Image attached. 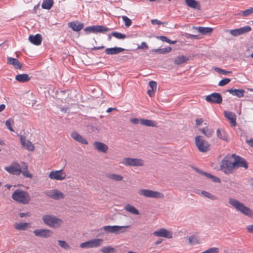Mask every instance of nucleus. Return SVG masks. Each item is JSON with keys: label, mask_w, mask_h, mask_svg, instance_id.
Segmentation results:
<instances>
[{"label": "nucleus", "mask_w": 253, "mask_h": 253, "mask_svg": "<svg viewBox=\"0 0 253 253\" xmlns=\"http://www.w3.org/2000/svg\"><path fill=\"white\" fill-rule=\"evenodd\" d=\"M11 198L13 200L18 203L26 205L31 201V196L29 193L22 189H16L12 194Z\"/></svg>", "instance_id": "1"}, {"label": "nucleus", "mask_w": 253, "mask_h": 253, "mask_svg": "<svg viewBox=\"0 0 253 253\" xmlns=\"http://www.w3.org/2000/svg\"><path fill=\"white\" fill-rule=\"evenodd\" d=\"M42 220L45 225L53 228H59L63 223V220L61 218L52 214H45L43 215Z\"/></svg>", "instance_id": "2"}, {"label": "nucleus", "mask_w": 253, "mask_h": 253, "mask_svg": "<svg viewBox=\"0 0 253 253\" xmlns=\"http://www.w3.org/2000/svg\"><path fill=\"white\" fill-rule=\"evenodd\" d=\"M229 203L234 207L237 211H240L245 215L253 218V211L249 208L245 206L239 201L233 199H229Z\"/></svg>", "instance_id": "3"}, {"label": "nucleus", "mask_w": 253, "mask_h": 253, "mask_svg": "<svg viewBox=\"0 0 253 253\" xmlns=\"http://www.w3.org/2000/svg\"><path fill=\"white\" fill-rule=\"evenodd\" d=\"M231 156H226L222 160V164L220 165V169L225 174H229L232 172L235 168L234 162H232Z\"/></svg>", "instance_id": "4"}, {"label": "nucleus", "mask_w": 253, "mask_h": 253, "mask_svg": "<svg viewBox=\"0 0 253 253\" xmlns=\"http://www.w3.org/2000/svg\"><path fill=\"white\" fill-rule=\"evenodd\" d=\"M130 226H104L101 228L99 230L103 229L106 234L113 233L115 234H118L120 233H123L126 232V228H129Z\"/></svg>", "instance_id": "5"}, {"label": "nucleus", "mask_w": 253, "mask_h": 253, "mask_svg": "<svg viewBox=\"0 0 253 253\" xmlns=\"http://www.w3.org/2000/svg\"><path fill=\"white\" fill-rule=\"evenodd\" d=\"M195 145L200 152L205 153L210 150V144L202 136L198 135L195 137Z\"/></svg>", "instance_id": "6"}, {"label": "nucleus", "mask_w": 253, "mask_h": 253, "mask_svg": "<svg viewBox=\"0 0 253 253\" xmlns=\"http://www.w3.org/2000/svg\"><path fill=\"white\" fill-rule=\"evenodd\" d=\"M140 195H143L145 197L154 198H163L164 194L158 191H155L149 189H140L138 192Z\"/></svg>", "instance_id": "7"}, {"label": "nucleus", "mask_w": 253, "mask_h": 253, "mask_svg": "<svg viewBox=\"0 0 253 253\" xmlns=\"http://www.w3.org/2000/svg\"><path fill=\"white\" fill-rule=\"evenodd\" d=\"M5 170L11 174L19 175L21 173V165L17 162H13L10 166L4 168Z\"/></svg>", "instance_id": "8"}, {"label": "nucleus", "mask_w": 253, "mask_h": 253, "mask_svg": "<svg viewBox=\"0 0 253 253\" xmlns=\"http://www.w3.org/2000/svg\"><path fill=\"white\" fill-rule=\"evenodd\" d=\"M123 164L126 166L142 167L144 165V161L141 159L125 158Z\"/></svg>", "instance_id": "9"}, {"label": "nucleus", "mask_w": 253, "mask_h": 253, "mask_svg": "<svg viewBox=\"0 0 253 253\" xmlns=\"http://www.w3.org/2000/svg\"><path fill=\"white\" fill-rule=\"evenodd\" d=\"M206 100L211 104H221L222 97L219 93L214 92L206 96Z\"/></svg>", "instance_id": "10"}, {"label": "nucleus", "mask_w": 253, "mask_h": 253, "mask_svg": "<svg viewBox=\"0 0 253 253\" xmlns=\"http://www.w3.org/2000/svg\"><path fill=\"white\" fill-rule=\"evenodd\" d=\"M84 31L94 33H104L105 32H108L110 31V29L109 28H107L102 25H94L92 26L86 27L85 28Z\"/></svg>", "instance_id": "11"}, {"label": "nucleus", "mask_w": 253, "mask_h": 253, "mask_svg": "<svg viewBox=\"0 0 253 253\" xmlns=\"http://www.w3.org/2000/svg\"><path fill=\"white\" fill-rule=\"evenodd\" d=\"M232 157L234 159L235 168L239 167H243L246 169L248 168V164L245 159L235 154L232 155Z\"/></svg>", "instance_id": "12"}, {"label": "nucleus", "mask_w": 253, "mask_h": 253, "mask_svg": "<svg viewBox=\"0 0 253 253\" xmlns=\"http://www.w3.org/2000/svg\"><path fill=\"white\" fill-rule=\"evenodd\" d=\"M33 233L36 236L43 238L51 237L53 234L51 230L44 228L36 229L33 231Z\"/></svg>", "instance_id": "13"}, {"label": "nucleus", "mask_w": 253, "mask_h": 253, "mask_svg": "<svg viewBox=\"0 0 253 253\" xmlns=\"http://www.w3.org/2000/svg\"><path fill=\"white\" fill-rule=\"evenodd\" d=\"M51 179L62 180L66 178V174L63 169L51 171L48 175Z\"/></svg>", "instance_id": "14"}, {"label": "nucleus", "mask_w": 253, "mask_h": 253, "mask_svg": "<svg viewBox=\"0 0 253 253\" xmlns=\"http://www.w3.org/2000/svg\"><path fill=\"white\" fill-rule=\"evenodd\" d=\"M191 168L193 169H194L197 172L199 173L200 174L204 175L208 178L211 179L212 182H216V183H220L221 180L219 178H218L214 175H213L211 174V173H208L207 172L203 171V170H201L200 169H199L196 167H195L194 166H191Z\"/></svg>", "instance_id": "15"}, {"label": "nucleus", "mask_w": 253, "mask_h": 253, "mask_svg": "<svg viewBox=\"0 0 253 253\" xmlns=\"http://www.w3.org/2000/svg\"><path fill=\"white\" fill-rule=\"evenodd\" d=\"M153 235L157 237H161L168 239L172 238V234L168 230L165 228H161L160 229L155 231Z\"/></svg>", "instance_id": "16"}, {"label": "nucleus", "mask_w": 253, "mask_h": 253, "mask_svg": "<svg viewBox=\"0 0 253 253\" xmlns=\"http://www.w3.org/2000/svg\"><path fill=\"white\" fill-rule=\"evenodd\" d=\"M20 141L23 147L25 148L26 150L29 151H33L35 149V147L32 143L26 139V137L21 135Z\"/></svg>", "instance_id": "17"}, {"label": "nucleus", "mask_w": 253, "mask_h": 253, "mask_svg": "<svg viewBox=\"0 0 253 253\" xmlns=\"http://www.w3.org/2000/svg\"><path fill=\"white\" fill-rule=\"evenodd\" d=\"M93 145L95 149L97 150L99 152L104 153H106L109 148L107 145L99 141L94 142Z\"/></svg>", "instance_id": "18"}, {"label": "nucleus", "mask_w": 253, "mask_h": 253, "mask_svg": "<svg viewBox=\"0 0 253 253\" xmlns=\"http://www.w3.org/2000/svg\"><path fill=\"white\" fill-rule=\"evenodd\" d=\"M71 137L78 142L84 145L88 144L87 140L76 131H73L71 134Z\"/></svg>", "instance_id": "19"}, {"label": "nucleus", "mask_w": 253, "mask_h": 253, "mask_svg": "<svg viewBox=\"0 0 253 253\" xmlns=\"http://www.w3.org/2000/svg\"><path fill=\"white\" fill-rule=\"evenodd\" d=\"M224 114L225 118L230 121L231 125L233 126H236V116L235 113L232 112H229L227 111H224Z\"/></svg>", "instance_id": "20"}, {"label": "nucleus", "mask_w": 253, "mask_h": 253, "mask_svg": "<svg viewBox=\"0 0 253 253\" xmlns=\"http://www.w3.org/2000/svg\"><path fill=\"white\" fill-rule=\"evenodd\" d=\"M29 41L33 44L39 45L41 44L42 41V37L39 34L35 35H30L29 37Z\"/></svg>", "instance_id": "21"}, {"label": "nucleus", "mask_w": 253, "mask_h": 253, "mask_svg": "<svg viewBox=\"0 0 253 253\" xmlns=\"http://www.w3.org/2000/svg\"><path fill=\"white\" fill-rule=\"evenodd\" d=\"M7 64L13 65L16 69H20L22 67V64L17 59L12 57L7 58Z\"/></svg>", "instance_id": "22"}, {"label": "nucleus", "mask_w": 253, "mask_h": 253, "mask_svg": "<svg viewBox=\"0 0 253 253\" xmlns=\"http://www.w3.org/2000/svg\"><path fill=\"white\" fill-rule=\"evenodd\" d=\"M125 49L122 47H114L107 48L105 49V53L107 55L117 54L120 52L124 51Z\"/></svg>", "instance_id": "23"}, {"label": "nucleus", "mask_w": 253, "mask_h": 253, "mask_svg": "<svg viewBox=\"0 0 253 253\" xmlns=\"http://www.w3.org/2000/svg\"><path fill=\"white\" fill-rule=\"evenodd\" d=\"M21 173L25 177L32 178L33 176V174L28 170V166L25 162L21 163Z\"/></svg>", "instance_id": "24"}, {"label": "nucleus", "mask_w": 253, "mask_h": 253, "mask_svg": "<svg viewBox=\"0 0 253 253\" xmlns=\"http://www.w3.org/2000/svg\"><path fill=\"white\" fill-rule=\"evenodd\" d=\"M227 91L239 98L243 97L245 92V90L243 89H235L233 88L228 89Z\"/></svg>", "instance_id": "25"}, {"label": "nucleus", "mask_w": 253, "mask_h": 253, "mask_svg": "<svg viewBox=\"0 0 253 253\" xmlns=\"http://www.w3.org/2000/svg\"><path fill=\"white\" fill-rule=\"evenodd\" d=\"M68 25L73 31L78 32L83 28L84 25L83 23H78L77 22H71L69 23Z\"/></svg>", "instance_id": "26"}, {"label": "nucleus", "mask_w": 253, "mask_h": 253, "mask_svg": "<svg viewBox=\"0 0 253 253\" xmlns=\"http://www.w3.org/2000/svg\"><path fill=\"white\" fill-rule=\"evenodd\" d=\"M186 4L190 7L194 9H200V4L195 0H184Z\"/></svg>", "instance_id": "27"}, {"label": "nucleus", "mask_w": 253, "mask_h": 253, "mask_svg": "<svg viewBox=\"0 0 253 253\" xmlns=\"http://www.w3.org/2000/svg\"><path fill=\"white\" fill-rule=\"evenodd\" d=\"M189 59V57L186 56H178L174 59L173 62L174 64L179 65L187 62Z\"/></svg>", "instance_id": "28"}, {"label": "nucleus", "mask_w": 253, "mask_h": 253, "mask_svg": "<svg viewBox=\"0 0 253 253\" xmlns=\"http://www.w3.org/2000/svg\"><path fill=\"white\" fill-rule=\"evenodd\" d=\"M15 79L19 82L24 83L30 81V77H29V75L26 74H18L16 76Z\"/></svg>", "instance_id": "29"}, {"label": "nucleus", "mask_w": 253, "mask_h": 253, "mask_svg": "<svg viewBox=\"0 0 253 253\" xmlns=\"http://www.w3.org/2000/svg\"><path fill=\"white\" fill-rule=\"evenodd\" d=\"M193 28L197 29L200 33L203 35H208L210 34L213 31V29L210 27H194Z\"/></svg>", "instance_id": "30"}, {"label": "nucleus", "mask_w": 253, "mask_h": 253, "mask_svg": "<svg viewBox=\"0 0 253 253\" xmlns=\"http://www.w3.org/2000/svg\"><path fill=\"white\" fill-rule=\"evenodd\" d=\"M140 123L143 126H152L155 127L156 123L152 120L141 119H140Z\"/></svg>", "instance_id": "31"}, {"label": "nucleus", "mask_w": 253, "mask_h": 253, "mask_svg": "<svg viewBox=\"0 0 253 253\" xmlns=\"http://www.w3.org/2000/svg\"><path fill=\"white\" fill-rule=\"evenodd\" d=\"M171 50V48L170 47H167L164 48L153 49L151 50L150 52H155L158 54H166L169 52Z\"/></svg>", "instance_id": "32"}, {"label": "nucleus", "mask_w": 253, "mask_h": 253, "mask_svg": "<svg viewBox=\"0 0 253 253\" xmlns=\"http://www.w3.org/2000/svg\"><path fill=\"white\" fill-rule=\"evenodd\" d=\"M91 248H96L101 246L103 242L102 239H94L89 240Z\"/></svg>", "instance_id": "33"}, {"label": "nucleus", "mask_w": 253, "mask_h": 253, "mask_svg": "<svg viewBox=\"0 0 253 253\" xmlns=\"http://www.w3.org/2000/svg\"><path fill=\"white\" fill-rule=\"evenodd\" d=\"M125 209L127 211H128L133 214L138 215L139 214L138 210L130 204H126L125 206Z\"/></svg>", "instance_id": "34"}, {"label": "nucleus", "mask_w": 253, "mask_h": 253, "mask_svg": "<svg viewBox=\"0 0 253 253\" xmlns=\"http://www.w3.org/2000/svg\"><path fill=\"white\" fill-rule=\"evenodd\" d=\"M106 177L114 180L117 181H120L122 180L123 176L121 175L115 174V173H106Z\"/></svg>", "instance_id": "35"}, {"label": "nucleus", "mask_w": 253, "mask_h": 253, "mask_svg": "<svg viewBox=\"0 0 253 253\" xmlns=\"http://www.w3.org/2000/svg\"><path fill=\"white\" fill-rule=\"evenodd\" d=\"M53 5V0H43L42 4L43 9H50Z\"/></svg>", "instance_id": "36"}, {"label": "nucleus", "mask_w": 253, "mask_h": 253, "mask_svg": "<svg viewBox=\"0 0 253 253\" xmlns=\"http://www.w3.org/2000/svg\"><path fill=\"white\" fill-rule=\"evenodd\" d=\"M199 131L209 138L211 137L213 133V130L212 129H209L207 127L200 128Z\"/></svg>", "instance_id": "37"}, {"label": "nucleus", "mask_w": 253, "mask_h": 253, "mask_svg": "<svg viewBox=\"0 0 253 253\" xmlns=\"http://www.w3.org/2000/svg\"><path fill=\"white\" fill-rule=\"evenodd\" d=\"M64 197L65 196L62 192L56 189H54V192L52 199L58 200L64 198Z\"/></svg>", "instance_id": "38"}, {"label": "nucleus", "mask_w": 253, "mask_h": 253, "mask_svg": "<svg viewBox=\"0 0 253 253\" xmlns=\"http://www.w3.org/2000/svg\"><path fill=\"white\" fill-rule=\"evenodd\" d=\"M28 225V223H16L14 225V228L18 230H25Z\"/></svg>", "instance_id": "39"}, {"label": "nucleus", "mask_w": 253, "mask_h": 253, "mask_svg": "<svg viewBox=\"0 0 253 253\" xmlns=\"http://www.w3.org/2000/svg\"><path fill=\"white\" fill-rule=\"evenodd\" d=\"M186 239L188 240L189 244L190 245L199 244L200 243L199 238L194 235L186 237Z\"/></svg>", "instance_id": "40"}, {"label": "nucleus", "mask_w": 253, "mask_h": 253, "mask_svg": "<svg viewBox=\"0 0 253 253\" xmlns=\"http://www.w3.org/2000/svg\"><path fill=\"white\" fill-rule=\"evenodd\" d=\"M252 28L249 26H246L243 27L238 29L239 35L244 34L246 33L249 32L251 31Z\"/></svg>", "instance_id": "41"}, {"label": "nucleus", "mask_w": 253, "mask_h": 253, "mask_svg": "<svg viewBox=\"0 0 253 253\" xmlns=\"http://www.w3.org/2000/svg\"><path fill=\"white\" fill-rule=\"evenodd\" d=\"M100 251L103 253H112L116 252L115 248L111 246H106L102 248Z\"/></svg>", "instance_id": "42"}, {"label": "nucleus", "mask_w": 253, "mask_h": 253, "mask_svg": "<svg viewBox=\"0 0 253 253\" xmlns=\"http://www.w3.org/2000/svg\"><path fill=\"white\" fill-rule=\"evenodd\" d=\"M201 194L204 196L207 197L212 200H216L217 199V198L215 196L212 195L211 193L207 191H202Z\"/></svg>", "instance_id": "43"}, {"label": "nucleus", "mask_w": 253, "mask_h": 253, "mask_svg": "<svg viewBox=\"0 0 253 253\" xmlns=\"http://www.w3.org/2000/svg\"><path fill=\"white\" fill-rule=\"evenodd\" d=\"M217 135L220 139H222L226 142L228 141V138L225 135V132L221 131L220 129H218L217 130Z\"/></svg>", "instance_id": "44"}, {"label": "nucleus", "mask_w": 253, "mask_h": 253, "mask_svg": "<svg viewBox=\"0 0 253 253\" xmlns=\"http://www.w3.org/2000/svg\"><path fill=\"white\" fill-rule=\"evenodd\" d=\"M111 35L118 39H124L126 37V35L117 32H112Z\"/></svg>", "instance_id": "45"}, {"label": "nucleus", "mask_w": 253, "mask_h": 253, "mask_svg": "<svg viewBox=\"0 0 253 253\" xmlns=\"http://www.w3.org/2000/svg\"><path fill=\"white\" fill-rule=\"evenodd\" d=\"M58 243L59 245L63 249L67 250L70 248L69 245L66 241H62V240H58Z\"/></svg>", "instance_id": "46"}, {"label": "nucleus", "mask_w": 253, "mask_h": 253, "mask_svg": "<svg viewBox=\"0 0 253 253\" xmlns=\"http://www.w3.org/2000/svg\"><path fill=\"white\" fill-rule=\"evenodd\" d=\"M157 38L159 39L160 40H161V41H162L163 42H166L170 43V44H174L176 42V41H172L170 40L167 37H165L164 36L157 37Z\"/></svg>", "instance_id": "47"}, {"label": "nucleus", "mask_w": 253, "mask_h": 253, "mask_svg": "<svg viewBox=\"0 0 253 253\" xmlns=\"http://www.w3.org/2000/svg\"><path fill=\"white\" fill-rule=\"evenodd\" d=\"M122 19H123V20L125 22V26L126 27H128L131 25V24H132L131 20L129 18H128L127 16H123Z\"/></svg>", "instance_id": "48"}, {"label": "nucleus", "mask_w": 253, "mask_h": 253, "mask_svg": "<svg viewBox=\"0 0 253 253\" xmlns=\"http://www.w3.org/2000/svg\"><path fill=\"white\" fill-rule=\"evenodd\" d=\"M241 13L244 16H248L253 13V7H251L249 9L242 11Z\"/></svg>", "instance_id": "49"}, {"label": "nucleus", "mask_w": 253, "mask_h": 253, "mask_svg": "<svg viewBox=\"0 0 253 253\" xmlns=\"http://www.w3.org/2000/svg\"><path fill=\"white\" fill-rule=\"evenodd\" d=\"M230 81L231 80L229 78H225L222 79L218 83V85L220 86H224L228 84L230 82Z\"/></svg>", "instance_id": "50"}, {"label": "nucleus", "mask_w": 253, "mask_h": 253, "mask_svg": "<svg viewBox=\"0 0 253 253\" xmlns=\"http://www.w3.org/2000/svg\"><path fill=\"white\" fill-rule=\"evenodd\" d=\"M149 85L152 88V91L154 92L157 89V83L155 81H151L149 82Z\"/></svg>", "instance_id": "51"}, {"label": "nucleus", "mask_w": 253, "mask_h": 253, "mask_svg": "<svg viewBox=\"0 0 253 253\" xmlns=\"http://www.w3.org/2000/svg\"><path fill=\"white\" fill-rule=\"evenodd\" d=\"M54 189L51 190L45 191L43 192V193L45 195L47 196V197L52 199L53 195H54Z\"/></svg>", "instance_id": "52"}, {"label": "nucleus", "mask_w": 253, "mask_h": 253, "mask_svg": "<svg viewBox=\"0 0 253 253\" xmlns=\"http://www.w3.org/2000/svg\"><path fill=\"white\" fill-rule=\"evenodd\" d=\"M11 123H14V121L13 120L9 119L6 121L5 125L9 130L13 131V129L12 127H11Z\"/></svg>", "instance_id": "53"}, {"label": "nucleus", "mask_w": 253, "mask_h": 253, "mask_svg": "<svg viewBox=\"0 0 253 253\" xmlns=\"http://www.w3.org/2000/svg\"><path fill=\"white\" fill-rule=\"evenodd\" d=\"M214 70L219 73H220V74H223V75H227L230 73H231V71H226L223 69H220L219 68H214Z\"/></svg>", "instance_id": "54"}, {"label": "nucleus", "mask_w": 253, "mask_h": 253, "mask_svg": "<svg viewBox=\"0 0 253 253\" xmlns=\"http://www.w3.org/2000/svg\"><path fill=\"white\" fill-rule=\"evenodd\" d=\"M80 247L82 248H91L89 241L81 244Z\"/></svg>", "instance_id": "55"}, {"label": "nucleus", "mask_w": 253, "mask_h": 253, "mask_svg": "<svg viewBox=\"0 0 253 253\" xmlns=\"http://www.w3.org/2000/svg\"><path fill=\"white\" fill-rule=\"evenodd\" d=\"M151 23L153 25L158 24L160 25L162 24L163 26H164L165 24H167V22H161L160 21H159L158 19H152L151 20Z\"/></svg>", "instance_id": "56"}, {"label": "nucleus", "mask_w": 253, "mask_h": 253, "mask_svg": "<svg viewBox=\"0 0 253 253\" xmlns=\"http://www.w3.org/2000/svg\"><path fill=\"white\" fill-rule=\"evenodd\" d=\"M184 36L186 38L191 39H198L199 38V37L198 35H192V34H187V33H185Z\"/></svg>", "instance_id": "57"}, {"label": "nucleus", "mask_w": 253, "mask_h": 253, "mask_svg": "<svg viewBox=\"0 0 253 253\" xmlns=\"http://www.w3.org/2000/svg\"><path fill=\"white\" fill-rule=\"evenodd\" d=\"M228 31V30H227ZM230 34H231L232 36L234 37H237L239 36L238 34V29H233L229 31Z\"/></svg>", "instance_id": "58"}, {"label": "nucleus", "mask_w": 253, "mask_h": 253, "mask_svg": "<svg viewBox=\"0 0 253 253\" xmlns=\"http://www.w3.org/2000/svg\"><path fill=\"white\" fill-rule=\"evenodd\" d=\"M144 48H148V46L145 42H142L140 45H139L137 49H143Z\"/></svg>", "instance_id": "59"}, {"label": "nucleus", "mask_w": 253, "mask_h": 253, "mask_svg": "<svg viewBox=\"0 0 253 253\" xmlns=\"http://www.w3.org/2000/svg\"><path fill=\"white\" fill-rule=\"evenodd\" d=\"M130 122L133 124L137 125L140 123V120L137 118H132L130 119Z\"/></svg>", "instance_id": "60"}, {"label": "nucleus", "mask_w": 253, "mask_h": 253, "mask_svg": "<svg viewBox=\"0 0 253 253\" xmlns=\"http://www.w3.org/2000/svg\"><path fill=\"white\" fill-rule=\"evenodd\" d=\"M247 231L251 233H253V225H250L246 227Z\"/></svg>", "instance_id": "61"}, {"label": "nucleus", "mask_w": 253, "mask_h": 253, "mask_svg": "<svg viewBox=\"0 0 253 253\" xmlns=\"http://www.w3.org/2000/svg\"><path fill=\"white\" fill-rule=\"evenodd\" d=\"M203 122H204V121H203V119H202V118H197L196 120V126H200V125H201L202 123H203Z\"/></svg>", "instance_id": "62"}, {"label": "nucleus", "mask_w": 253, "mask_h": 253, "mask_svg": "<svg viewBox=\"0 0 253 253\" xmlns=\"http://www.w3.org/2000/svg\"><path fill=\"white\" fill-rule=\"evenodd\" d=\"M18 215L20 217L23 218L25 216H29L30 213L28 212H27L26 213L20 212L19 213Z\"/></svg>", "instance_id": "63"}, {"label": "nucleus", "mask_w": 253, "mask_h": 253, "mask_svg": "<svg viewBox=\"0 0 253 253\" xmlns=\"http://www.w3.org/2000/svg\"><path fill=\"white\" fill-rule=\"evenodd\" d=\"M246 142H247V143L249 144L250 146H251V147L253 146V138L250 139L249 140L247 139Z\"/></svg>", "instance_id": "64"}]
</instances>
